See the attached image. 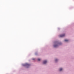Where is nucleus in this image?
<instances>
[{"label": "nucleus", "instance_id": "f257e3e1", "mask_svg": "<svg viewBox=\"0 0 74 74\" xmlns=\"http://www.w3.org/2000/svg\"><path fill=\"white\" fill-rule=\"evenodd\" d=\"M23 66H27V67H29V66H30V65L28 63H26L23 64Z\"/></svg>", "mask_w": 74, "mask_h": 74}, {"label": "nucleus", "instance_id": "f03ea898", "mask_svg": "<svg viewBox=\"0 0 74 74\" xmlns=\"http://www.w3.org/2000/svg\"><path fill=\"white\" fill-rule=\"evenodd\" d=\"M58 45H59V43L55 45H54V47H58Z\"/></svg>", "mask_w": 74, "mask_h": 74}, {"label": "nucleus", "instance_id": "423d86ee", "mask_svg": "<svg viewBox=\"0 0 74 74\" xmlns=\"http://www.w3.org/2000/svg\"><path fill=\"white\" fill-rule=\"evenodd\" d=\"M62 70H63L62 68H60V69L59 71H62Z\"/></svg>", "mask_w": 74, "mask_h": 74}, {"label": "nucleus", "instance_id": "39448f33", "mask_svg": "<svg viewBox=\"0 0 74 74\" xmlns=\"http://www.w3.org/2000/svg\"><path fill=\"white\" fill-rule=\"evenodd\" d=\"M65 41H66V42H67V41H69V40H67V39H65L64 40Z\"/></svg>", "mask_w": 74, "mask_h": 74}, {"label": "nucleus", "instance_id": "6e6552de", "mask_svg": "<svg viewBox=\"0 0 74 74\" xmlns=\"http://www.w3.org/2000/svg\"><path fill=\"white\" fill-rule=\"evenodd\" d=\"M57 61H58V59H56L55 60V62H57Z\"/></svg>", "mask_w": 74, "mask_h": 74}, {"label": "nucleus", "instance_id": "7ed1b4c3", "mask_svg": "<svg viewBox=\"0 0 74 74\" xmlns=\"http://www.w3.org/2000/svg\"><path fill=\"white\" fill-rule=\"evenodd\" d=\"M65 36V35L64 34H63L62 35H61L60 36V37H64Z\"/></svg>", "mask_w": 74, "mask_h": 74}, {"label": "nucleus", "instance_id": "20e7f679", "mask_svg": "<svg viewBox=\"0 0 74 74\" xmlns=\"http://www.w3.org/2000/svg\"><path fill=\"white\" fill-rule=\"evenodd\" d=\"M47 61L46 60H45L43 61V63L44 64H46L47 63Z\"/></svg>", "mask_w": 74, "mask_h": 74}, {"label": "nucleus", "instance_id": "0eeeda50", "mask_svg": "<svg viewBox=\"0 0 74 74\" xmlns=\"http://www.w3.org/2000/svg\"><path fill=\"white\" fill-rule=\"evenodd\" d=\"M40 60H41V59H40V58H38V61H40Z\"/></svg>", "mask_w": 74, "mask_h": 74}, {"label": "nucleus", "instance_id": "1a4fd4ad", "mask_svg": "<svg viewBox=\"0 0 74 74\" xmlns=\"http://www.w3.org/2000/svg\"><path fill=\"white\" fill-rule=\"evenodd\" d=\"M33 60H34V58H33Z\"/></svg>", "mask_w": 74, "mask_h": 74}]
</instances>
